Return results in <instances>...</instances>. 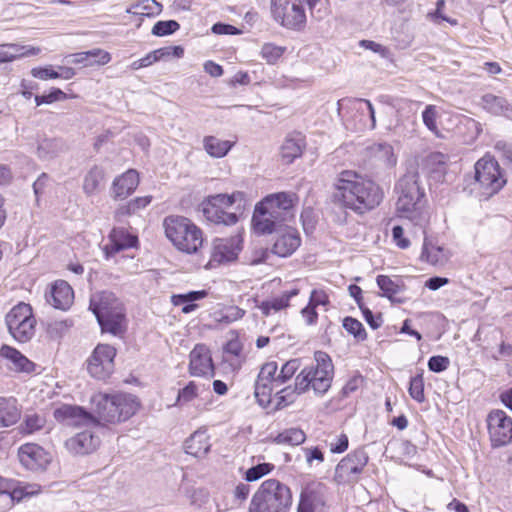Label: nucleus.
I'll return each instance as SVG.
<instances>
[{"mask_svg": "<svg viewBox=\"0 0 512 512\" xmlns=\"http://www.w3.org/2000/svg\"><path fill=\"white\" fill-rule=\"evenodd\" d=\"M66 146L60 139H43L37 147L38 157L42 160H50L64 152Z\"/></svg>", "mask_w": 512, "mask_h": 512, "instance_id": "72a5a7b5", "label": "nucleus"}, {"mask_svg": "<svg viewBox=\"0 0 512 512\" xmlns=\"http://www.w3.org/2000/svg\"><path fill=\"white\" fill-rule=\"evenodd\" d=\"M203 245L202 231L194 225V264L203 266L205 269L214 268L223 263H229L237 259L242 249V237L237 234L229 238H216L213 242L210 258L206 262L202 253L198 254L197 242Z\"/></svg>", "mask_w": 512, "mask_h": 512, "instance_id": "6e6552de", "label": "nucleus"}, {"mask_svg": "<svg viewBox=\"0 0 512 512\" xmlns=\"http://www.w3.org/2000/svg\"><path fill=\"white\" fill-rule=\"evenodd\" d=\"M292 388L297 394H302L309 388H312V382L307 367L296 376L295 385Z\"/></svg>", "mask_w": 512, "mask_h": 512, "instance_id": "864d4df0", "label": "nucleus"}, {"mask_svg": "<svg viewBox=\"0 0 512 512\" xmlns=\"http://www.w3.org/2000/svg\"><path fill=\"white\" fill-rule=\"evenodd\" d=\"M179 28H180V25L175 20H165V21L161 20V21H157L154 24V26L151 30V33L154 36L163 37V36H168V35L175 33Z\"/></svg>", "mask_w": 512, "mask_h": 512, "instance_id": "de8ad7c7", "label": "nucleus"}, {"mask_svg": "<svg viewBox=\"0 0 512 512\" xmlns=\"http://www.w3.org/2000/svg\"><path fill=\"white\" fill-rule=\"evenodd\" d=\"M296 394L297 393L291 386H287L277 391L274 396H272L270 404H273L275 409H280L292 403Z\"/></svg>", "mask_w": 512, "mask_h": 512, "instance_id": "c03bdc74", "label": "nucleus"}, {"mask_svg": "<svg viewBox=\"0 0 512 512\" xmlns=\"http://www.w3.org/2000/svg\"><path fill=\"white\" fill-rule=\"evenodd\" d=\"M275 466L271 463H260L250 467L246 472L244 479L248 482H254L269 474Z\"/></svg>", "mask_w": 512, "mask_h": 512, "instance_id": "09e8293b", "label": "nucleus"}, {"mask_svg": "<svg viewBox=\"0 0 512 512\" xmlns=\"http://www.w3.org/2000/svg\"><path fill=\"white\" fill-rule=\"evenodd\" d=\"M194 376H214L210 350L203 344L194 346Z\"/></svg>", "mask_w": 512, "mask_h": 512, "instance_id": "bb28decb", "label": "nucleus"}, {"mask_svg": "<svg viewBox=\"0 0 512 512\" xmlns=\"http://www.w3.org/2000/svg\"><path fill=\"white\" fill-rule=\"evenodd\" d=\"M151 196L137 197L129 201L126 205L120 207L117 211L119 215H132L137 213L140 209L145 208L150 204Z\"/></svg>", "mask_w": 512, "mask_h": 512, "instance_id": "a18cd8bd", "label": "nucleus"}, {"mask_svg": "<svg viewBox=\"0 0 512 512\" xmlns=\"http://www.w3.org/2000/svg\"><path fill=\"white\" fill-rule=\"evenodd\" d=\"M292 503L290 487L271 478L263 481L253 494L248 512H290Z\"/></svg>", "mask_w": 512, "mask_h": 512, "instance_id": "20e7f679", "label": "nucleus"}, {"mask_svg": "<svg viewBox=\"0 0 512 512\" xmlns=\"http://www.w3.org/2000/svg\"><path fill=\"white\" fill-rule=\"evenodd\" d=\"M308 304L314 308L318 306H327L329 304V296L324 290L314 289L310 293Z\"/></svg>", "mask_w": 512, "mask_h": 512, "instance_id": "0e129e2a", "label": "nucleus"}, {"mask_svg": "<svg viewBox=\"0 0 512 512\" xmlns=\"http://www.w3.org/2000/svg\"><path fill=\"white\" fill-rule=\"evenodd\" d=\"M424 236L421 258L432 265H444L450 258V253L443 246L435 245Z\"/></svg>", "mask_w": 512, "mask_h": 512, "instance_id": "7c9ffc66", "label": "nucleus"}, {"mask_svg": "<svg viewBox=\"0 0 512 512\" xmlns=\"http://www.w3.org/2000/svg\"><path fill=\"white\" fill-rule=\"evenodd\" d=\"M105 171L102 167L94 165L85 175L83 180V191L87 196L94 195L104 181Z\"/></svg>", "mask_w": 512, "mask_h": 512, "instance_id": "e433bc0d", "label": "nucleus"}, {"mask_svg": "<svg viewBox=\"0 0 512 512\" xmlns=\"http://www.w3.org/2000/svg\"><path fill=\"white\" fill-rule=\"evenodd\" d=\"M481 105L486 111L497 116L506 115L510 110V104L504 97L490 93L482 96Z\"/></svg>", "mask_w": 512, "mask_h": 512, "instance_id": "f704fd0d", "label": "nucleus"}, {"mask_svg": "<svg viewBox=\"0 0 512 512\" xmlns=\"http://www.w3.org/2000/svg\"><path fill=\"white\" fill-rule=\"evenodd\" d=\"M325 485L318 481L307 483L300 493L297 512H318L325 505Z\"/></svg>", "mask_w": 512, "mask_h": 512, "instance_id": "f3484780", "label": "nucleus"}, {"mask_svg": "<svg viewBox=\"0 0 512 512\" xmlns=\"http://www.w3.org/2000/svg\"><path fill=\"white\" fill-rule=\"evenodd\" d=\"M449 359L444 356H432L428 361V368L432 372L440 373L449 366Z\"/></svg>", "mask_w": 512, "mask_h": 512, "instance_id": "338daca9", "label": "nucleus"}, {"mask_svg": "<svg viewBox=\"0 0 512 512\" xmlns=\"http://www.w3.org/2000/svg\"><path fill=\"white\" fill-rule=\"evenodd\" d=\"M303 147L304 141L301 135L287 137L281 146V156L287 163H291L301 156Z\"/></svg>", "mask_w": 512, "mask_h": 512, "instance_id": "4c0bfd02", "label": "nucleus"}, {"mask_svg": "<svg viewBox=\"0 0 512 512\" xmlns=\"http://www.w3.org/2000/svg\"><path fill=\"white\" fill-rule=\"evenodd\" d=\"M377 285L382 291L381 296L388 298L393 303L402 304L407 301L404 296L405 285L400 277H390L387 275H378Z\"/></svg>", "mask_w": 512, "mask_h": 512, "instance_id": "4be33fe9", "label": "nucleus"}, {"mask_svg": "<svg viewBox=\"0 0 512 512\" xmlns=\"http://www.w3.org/2000/svg\"><path fill=\"white\" fill-rule=\"evenodd\" d=\"M84 420L83 426L86 427L84 431L78 432L73 437L69 438L65 442V446L69 452L75 455H86L94 452L99 444V436L96 435L94 429H98L106 425L101 420L104 419L106 422L111 424H118L121 422V418H82Z\"/></svg>", "mask_w": 512, "mask_h": 512, "instance_id": "9d476101", "label": "nucleus"}, {"mask_svg": "<svg viewBox=\"0 0 512 512\" xmlns=\"http://www.w3.org/2000/svg\"><path fill=\"white\" fill-rule=\"evenodd\" d=\"M236 141L222 140L215 136H205L202 144L205 152L213 158H223L233 148Z\"/></svg>", "mask_w": 512, "mask_h": 512, "instance_id": "c756f323", "label": "nucleus"}, {"mask_svg": "<svg viewBox=\"0 0 512 512\" xmlns=\"http://www.w3.org/2000/svg\"><path fill=\"white\" fill-rule=\"evenodd\" d=\"M0 356L11 363L9 369L15 372L31 373L35 369V364L14 347L3 345Z\"/></svg>", "mask_w": 512, "mask_h": 512, "instance_id": "a878e982", "label": "nucleus"}, {"mask_svg": "<svg viewBox=\"0 0 512 512\" xmlns=\"http://www.w3.org/2000/svg\"><path fill=\"white\" fill-rule=\"evenodd\" d=\"M492 446L500 447L512 441V418H487Z\"/></svg>", "mask_w": 512, "mask_h": 512, "instance_id": "412c9836", "label": "nucleus"}, {"mask_svg": "<svg viewBox=\"0 0 512 512\" xmlns=\"http://www.w3.org/2000/svg\"><path fill=\"white\" fill-rule=\"evenodd\" d=\"M395 189L398 194L396 202L398 216L409 220L422 235H425L430 213L426 206L424 192L419 186L418 173L407 172L399 179Z\"/></svg>", "mask_w": 512, "mask_h": 512, "instance_id": "7ed1b4c3", "label": "nucleus"}, {"mask_svg": "<svg viewBox=\"0 0 512 512\" xmlns=\"http://www.w3.org/2000/svg\"><path fill=\"white\" fill-rule=\"evenodd\" d=\"M89 309L95 315L103 332L118 335L123 330L125 319L122 302L113 292L101 291L90 298Z\"/></svg>", "mask_w": 512, "mask_h": 512, "instance_id": "39448f33", "label": "nucleus"}, {"mask_svg": "<svg viewBox=\"0 0 512 512\" xmlns=\"http://www.w3.org/2000/svg\"><path fill=\"white\" fill-rule=\"evenodd\" d=\"M116 349L108 344H98L87 359L88 373L98 380H105L114 371Z\"/></svg>", "mask_w": 512, "mask_h": 512, "instance_id": "ddd939ff", "label": "nucleus"}, {"mask_svg": "<svg viewBox=\"0 0 512 512\" xmlns=\"http://www.w3.org/2000/svg\"><path fill=\"white\" fill-rule=\"evenodd\" d=\"M409 394L413 399L419 402L424 399V382L421 375H416L411 378Z\"/></svg>", "mask_w": 512, "mask_h": 512, "instance_id": "5fc2aeb1", "label": "nucleus"}, {"mask_svg": "<svg viewBox=\"0 0 512 512\" xmlns=\"http://www.w3.org/2000/svg\"><path fill=\"white\" fill-rule=\"evenodd\" d=\"M367 463L368 455L364 450L358 449L349 453L335 468V482L337 484L357 482Z\"/></svg>", "mask_w": 512, "mask_h": 512, "instance_id": "f8f14e48", "label": "nucleus"}, {"mask_svg": "<svg viewBox=\"0 0 512 512\" xmlns=\"http://www.w3.org/2000/svg\"><path fill=\"white\" fill-rule=\"evenodd\" d=\"M275 241L271 252L279 257L286 258L291 256L300 246L301 238L298 231L290 226H285L279 230L276 228Z\"/></svg>", "mask_w": 512, "mask_h": 512, "instance_id": "6ab92c4d", "label": "nucleus"}, {"mask_svg": "<svg viewBox=\"0 0 512 512\" xmlns=\"http://www.w3.org/2000/svg\"><path fill=\"white\" fill-rule=\"evenodd\" d=\"M245 315V310L238 306H227L214 314L217 322L229 324L241 319Z\"/></svg>", "mask_w": 512, "mask_h": 512, "instance_id": "79ce46f5", "label": "nucleus"}, {"mask_svg": "<svg viewBox=\"0 0 512 512\" xmlns=\"http://www.w3.org/2000/svg\"><path fill=\"white\" fill-rule=\"evenodd\" d=\"M245 194L235 191L232 194H216L205 198L199 209L206 221L224 226L235 225L239 217L236 212H228L227 209L235 206L237 211L244 207Z\"/></svg>", "mask_w": 512, "mask_h": 512, "instance_id": "423d86ee", "label": "nucleus"}, {"mask_svg": "<svg viewBox=\"0 0 512 512\" xmlns=\"http://www.w3.org/2000/svg\"><path fill=\"white\" fill-rule=\"evenodd\" d=\"M371 157L386 167H394L397 163V157L393 147L388 143H374L368 147Z\"/></svg>", "mask_w": 512, "mask_h": 512, "instance_id": "2f4dec72", "label": "nucleus"}, {"mask_svg": "<svg viewBox=\"0 0 512 512\" xmlns=\"http://www.w3.org/2000/svg\"><path fill=\"white\" fill-rule=\"evenodd\" d=\"M33 316L32 308L29 304L19 303L14 306L9 313L6 315L5 321L8 330H12L14 327L24 323L27 319Z\"/></svg>", "mask_w": 512, "mask_h": 512, "instance_id": "c9c22d12", "label": "nucleus"}, {"mask_svg": "<svg viewBox=\"0 0 512 512\" xmlns=\"http://www.w3.org/2000/svg\"><path fill=\"white\" fill-rule=\"evenodd\" d=\"M53 416H93L91 413L86 412L81 407H73L64 405L60 408L55 409Z\"/></svg>", "mask_w": 512, "mask_h": 512, "instance_id": "e2e57ef3", "label": "nucleus"}, {"mask_svg": "<svg viewBox=\"0 0 512 512\" xmlns=\"http://www.w3.org/2000/svg\"><path fill=\"white\" fill-rule=\"evenodd\" d=\"M110 54L102 49H92L89 51L74 53L69 56L68 62L71 64H81L83 67L104 65L110 61Z\"/></svg>", "mask_w": 512, "mask_h": 512, "instance_id": "cd10ccee", "label": "nucleus"}, {"mask_svg": "<svg viewBox=\"0 0 512 512\" xmlns=\"http://www.w3.org/2000/svg\"><path fill=\"white\" fill-rule=\"evenodd\" d=\"M73 298V290L65 281H57L52 286L50 293L46 295L47 302L60 310L68 309L73 302Z\"/></svg>", "mask_w": 512, "mask_h": 512, "instance_id": "b1692460", "label": "nucleus"}, {"mask_svg": "<svg viewBox=\"0 0 512 512\" xmlns=\"http://www.w3.org/2000/svg\"><path fill=\"white\" fill-rule=\"evenodd\" d=\"M306 439L305 433L297 428L286 429L279 433L274 441L277 444L300 445Z\"/></svg>", "mask_w": 512, "mask_h": 512, "instance_id": "a19ab883", "label": "nucleus"}, {"mask_svg": "<svg viewBox=\"0 0 512 512\" xmlns=\"http://www.w3.org/2000/svg\"><path fill=\"white\" fill-rule=\"evenodd\" d=\"M445 6L444 0H438L436 3V10L433 13H429L428 16L431 18V20L437 24L440 23V21H446L450 23L451 25H457L456 19H451L449 17H446L442 14V9Z\"/></svg>", "mask_w": 512, "mask_h": 512, "instance_id": "69168bd1", "label": "nucleus"}, {"mask_svg": "<svg viewBox=\"0 0 512 512\" xmlns=\"http://www.w3.org/2000/svg\"><path fill=\"white\" fill-rule=\"evenodd\" d=\"M274 19L289 29H300L306 22L303 0H271Z\"/></svg>", "mask_w": 512, "mask_h": 512, "instance_id": "9b49d317", "label": "nucleus"}, {"mask_svg": "<svg viewBox=\"0 0 512 512\" xmlns=\"http://www.w3.org/2000/svg\"><path fill=\"white\" fill-rule=\"evenodd\" d=\"M334 198L343 207L364 213L378 206L384 197L381 187L353 171H343L335 181Z\"/></svg>", "mask_w": 512, "mask_h": 512, "instance_id": "f257e3e1", "label": "nucleus"}, {"mask_svg": "<svg viewBox=\"0 0 512 512\" xmlns=\"http://www.w3.org/2000/svg\"><path fill=\"white\" fill-rule=\"evenodd\" d=\"M171 302L174 306L182 305L183 313L192 312V291H189L186 294L172 295Z\"/></svg>", "mask_w": 512, "mask_h": 512, "instance_id": "052dcab7", "label": "nucleus"}, {"mask_svg": "<svg viewBox=\"0 0 512 512\" xmlns=\"http://www.w3.org/2000/svg\"><path fill=\"white\" fill-rule=\"evenodd\" d=\"M343 327L359 341H363L367 338L363 324L355 318L345 317L343 319Z\"/></svg>", "mask_w": 512, "mask_h": 512, "instance_id": "49530a36", "label": "nucleus"}, {"mask_svg": "<svg viewBox=\"0 0 512 512\" xmlns=\"http://www.w3.org/2000/svg\"><path fill=\"white\" fill-rule=\"evenodd\" d=\"M36 320L34 316L27 319L24 323L14 327L9 333L14 337L15 340L21 343L29 341L35 333Z\"/></svg>", "mask_w": 512, "mask_h": 512, "instance_id": "ea45409f", "label": "nucleus"}, {"mask_svg": "<svg viewBox=\"0 0 512 512\" xmlns=\"http://www.w3.org/2000/svg\"><path fill=\"white\" fill-rule=\"evenodd\" d=\"M67 97V94L63 92L61 89L52 88L48 94L36 95L34 99L36 105L40 106L42 104H51L56 101L65 100L67 99Z\"/></svg>", "mask_w": 512, "mask_h": 512, "instance_id": "603ef678", "label": "nucleus"}, {"mask_svg": "<svg viewBox=\"0 0 512 512\" xmlns=\"http://www.w3.org/2000/svg\"><path fill=\"white\" fill-rule=\"evenodd\" d=\"M298 196L293 192L267 195L254 209L252 226L257 234H271L283 222L294 219Z\"/></svg>", "mask_w": 512, "mask_h": 512, "instance_id": "f03ea898", "label": "nucleus"}, {"mask_svg": "<svg viewBox=\"0 0 512 512\" xmlns=\"http://www.w3.org/2000/svg\"><path fill=\"white\" fill-rule=\"evenodd\" d=\"M315 366L307 367L312 382V389L316 394H324L331 386L334 366L330 356L323 352H315Z\"/></svg>", "mask_w": 512, "mask_h": 512, "instance_id": "2eb2a0df", "label": "nucleus"}, {"mask_svg": "<svg viewBox=\"0 0 512 512\" xmlns=\"http://www.w3.org/2000/svg\"><path fill=\"white\" fill-rule=\"evenodd\" d=\"M162 5L156 0H142L126 10L127 13L133 15H142L152 17L160 14Z\"/></svg>", "mask_w": 512, "mask_h": 512, "instance_id": "58836bf2", "label": "nucleus"}, {"mask_svg": "<svg viewBox=\"0 0 512 512\" xmlns=\"http://www.w3.org/2000/svg\"><path fill=\"white\" fill-rule=\"evenodd\" d=\"M352 105L357 111L364 112L366 110L369 113L371 129H374L376 127V117L372 103L366 99H354L352 100Z\"/></svg>", "mask_w": 512, "mask_h": 512, "instance_id": "4d7b16f0", "label": "nucleus"}, {"mask_svg": "<svg viewBox=\"0 0 512 512\" xmlns=\"http://www.w3.org/2000/svg\"><path fill=\"white\" fill-rule=\"evenodd\" d=\"M109 238L110 244L105 247L107 256H112L124 249L135 247L138 243L137 236L129 234L124 229L114 228Z\"/></svg>", "mask_w": 512, "mask_h": 512, "instance_id": "393cba45", "label": "nucleus"}, {"mask_svg": "<svg viewBox=\"0 0 512 512\" xmlns=\"http://www.w3.org/2000/svg\"><path fill=\"white\" fill-rule=\"evenodd\" d=\"M278 382V365L271 361L263 364L255 382V397L263 407H268L272 400V392L280 387Z\"/></svg>", "mask_w": 512, "mask_h": 512, "instance_id": "4468645a", "label": "nucleus"}, {"mask_svg": "<svg viewBox=\"0 0 512 512\" xmlns=\"http://www.w3.org/2000/svg\"><path fill=\"white\" fill-rule=\"evenodd\" d=\"M436 116L437 111L434 105L426 106L425 110L422 113L423 123L432 132L437 131Z\"/></svg>", "mask_w": 512, "mask_h": 512, "instance_id": "680f3d73", "label": "nucleus"}, {"mask_svg": "<svg viewBox=\"0 0 512 512\" xmlns=\"http://www.w3.org/2000/svg\"><path fill=\"white\" fill-rule=\"evenodd\" d=\"M163 226L167 238L180 251L192 253L189 234L191 233L190 220L183 216H168L164 219Z\"/></svg>", "mask_w": 512, "mask_h": 512, "instance_id": "dca6fc26", "label": "nucleus"}, {"mask_svg": "<svg viewBox=\"0 0 512 512\" xmlns=\"http://www.w3.org/2000/svg\"><path fill=\"white\" fill-rule=\"evenodd\" d=\"M139 184V175L136 170L130 169L114 179L112 183V196L122 200L131 195Z\"/></svg>", "mask_w": 512, "mask_h": 512, "instance_id": "5701e85b", "label": "nucleus"}, {"mask_svg": "<svg viewBox=\"0 0 512 512\" xmlns=\"http://www.w3.org/2000/svg\"><path fill=\"white\" fill-rule=\"evenodd\" d=\"M298 289H292L282 293L280 296L261 302L257 307L264 316H270L289 306L291 298L298 295Z\"/></svg>", "mask_w": 512, "mask_h": 512, "instance_id": "c85d7f7f", "label": "nucleus"}, {"mask_svg": "<svg viewBox=\"0 0 512 512\" xmlns=\"http://www.w3.org/2000/svg\"><path fill=\"white\" fill-rule=\"evenodd\" d=\"M474 168L475 177L470 191L479 200H488L507 183L499 163L490 155L479 159Z\"/></svg>", "mask_w": 512, "mask_h": 512, "instance_id": "0eeeda50", "label": "nucleus"}, {"mask_svg": "<svg viewBox=\"0 0 512 512\" xmlns=\"http://www.w3.org/2000/svg\"><path fill=\"white\" fill-rule=\"evenodd\" d=\"M40 491L41 486L35 483L0 478V494H7L12 501L20 502L27 497L37 495Z\"/></svg>", "mask_w": 512, "mask_h": 512, "instance_id": "aec40b11", "label": "nucleus"}, {"mask_svg": "<svg viewBox=\"0 0 512 512\" xmlns=\"http://www.w3.org/2000/svg\"><path fill=\"white\" fill-rule=\"evenodd\" d=\"M18 458L20 463L31 471L44 470L51 461L50 454L41 446L33 443L22 445L18 451Z\"/></svg>", "mask_w": 512, "mask_h": 512, "instance_id": "a211bd4d", "label": "nucleus"}, {"mask_svg": "<svg viewBox=\"0 0 512 512\" xmlns=\"http://www.w3.org/2000/svg\"><path fill=\"white\" fill-rule=\"evenodd\" d=\"M300 368V360L299 359H291L287 361L278 372V382L281 385L285 384L288 380H290L297 370Z\"/></svg>", "mask_w": 512, "mask_h": 512, "instance_id": "8fccbe9b", "label": "nucleus"}, {"mask_svg": "<svg viewBox=\"0 0 512 512\" xmlns=\"http://www.w3.org/2000/svg\"><path fill=\"white\" fill-rule=\"evenodd\" d=\"M31 74L33 77L38 78L40 80L58 78L57 70H54L51 66L33 68L31 70Z\"/></svg>", "mask_w": 512, "mask_h": 512, "instance_id": "774afa93", "label": "nucleus"}, {"mask_svg": "<svg viewBox=\"0 0 512 512\" xmlns=\"http://www.w3.org/2000/svg\"><path fill=\"white\" fill-rule=\"evenodd\" d=\"M364 383V378L360 375H355L350 378L343 386L340 394L342 397H349L351 394L356 393Z\"/></svg>", "mask_w": 512, "mask_h": 512, "instance_id": "bf43d9fd", "label": "nucleus"}, {"mask_svg": "<svg viewBox=\"0 0 512 512\" xmlns=\"http://www.w3.org/2000/svg\"><path fill=\"white\" fill-rule=\"evenodd\" d=\"M17 400L13 397H0V416H17Z\"/></svg>", "mask_w": 512, "mask_h": 512, "instance_id": "6e6d98bb", "label": "nucleus"}, {"mask_svg": "<svg viewBox=\"0 0 512 512\" xmlns=\"http://www.w3.org/2000/svg\"><path fill=\"white\" fill-rule=\"evenodd\" d=\"M98 416H134L140 407L136 396L126 393H97L91 398Z\"/></svg>", "mask_w": 512, "mask_h": 512, "instance_id": "1a4fd4ad", "label": "nucleus"}, {"mask_svg": "<svg viewBox=\"0 0 512 512\" xmlns=\"http://www.w3.org/2000/svg\"><path fill=\"white\" fill-rule=\"evenodd\" d=\"M197 504L198 512H218L215 500L203 490L194 492V505Z\"/></svg>", "mask_w": 512, "mask_h": 512, "instance_id": "37998d69", "label": "nucleus"}, {"mask_svg": "<svg viewBox=\"0 0 512 512\" xmlns=\"http://www.w3.org/2000/svg\"><path fill=\"white\" fill-rule=\"evenodd\" d=\"M285 52V48L273 43H265L261 48V55L268 63H275Z\"/></svg>", "mask_w": 512, "mask_h": 512, "instance_id": "3c124183", "label": "nucleus"}, {"mask_svg": "<svg viewBox=\"0 0 512 512\" xmlns=\"http://www.w3.org/2000/svg\"><path fill=\"white\" fill-rule=\"evenodd\" d=\"M39 49L30 48L14 43L0 44V63L12 62L27 55H35Z\"/></svg>", "mask_w": 512, "mask_h": 512, "instance_id": "473e14b6", "label": "nucleus"}, {"mask_svg": "<svg viewBox=\"0 0 512 512\" xmlns=\"http://www.w3.org/2000/svg\"><path fill=\"white\" fill-rule=\"evenodd\" d=\"M46 425V418H25L23 424L20 425V430L25 434H32Z\"/></svg>", "mask_w": 512, "mask_h": 512, "instance_id": "13d9d810", "label": "nucleus"}]
</instances>
